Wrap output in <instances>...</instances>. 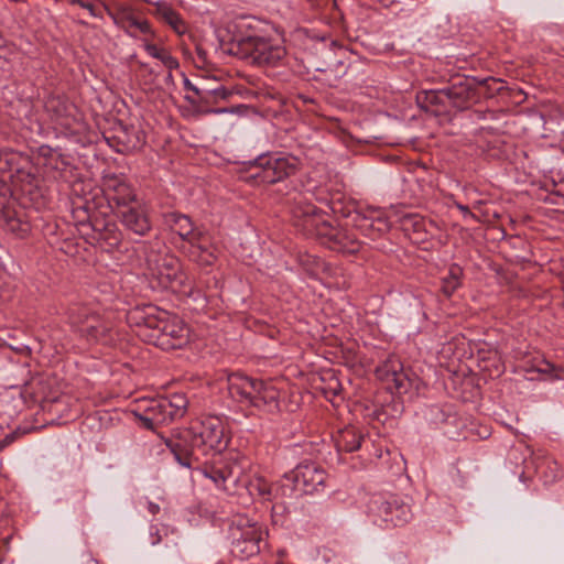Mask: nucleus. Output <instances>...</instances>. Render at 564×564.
Here are the masks:
<instances>
[{"label": "nucleus", "instance_id": "obj_1", "mask_svg": "<svg viewBox=\"0 0 564 564\" xmlns=\"http://www.w3.org/2000/svg\"><path fill=\"white\" fill-rule=\"evenodd\" d=\"M290 205L291 221L293 226L307 237H315L330 249L354 252L355 246H348L346 231L334 227L330 217L315 205L307 202L305 196L296 194Z\"/></svg>", "mask_w": 564, "mask_h": 564}, {"label": "nucleus", "instance_id": "obj_2", "mask_svg": "<svg viewBox=\"0 0 564 564\" xmlns=\"http://www.w3.org/2000/svg\"><path fill=\"white\" fill-rule=\"evenodd\" d=\"M228 440L224 424L216 417L206 420H191L182 415L178 422V465L191 468L193 466L192 453L182 447L199 448L203 445L212 449L221 451L227 447Z\"/></svg>", "mask_w": 564, "mask_h": 564}, {"label": "nucleus", "instance_id": "obj_3", "mask_svg": "<svg viewBox=\"0 0 564 564\" xmlns=\"http://www.w3.org/2000/svg\"><path fill=\"white\" fill-rule=\"evenodd\" d=\"M228 51L241 58L251 59L259 66H278L285 55V47L278 41L258 35H234Z\"/></svg>", "mask_w": 564, "mask_h": 564}, {"label": "nucleus", "instance_id": "obj_4", "mask_svg": "<svg viewBox=\"0 0 564 564\" xmlns=\"http://www.w3.org/2000/svg\"><path fill=\"white\" fill-rule=\"evenodd\" d=\"M229 395L238 401L257 408L267 406L269 411L278 408L279 391L271 383L249 378L242 373L228 377Z\"/></svg>", "mask_w": 564, "mask_h": 564}, {"label": "nucleus", "instance_id": "obj_5", "mask_svg": "<svg viewBox=\"0 0 564 564\" xmlns=\"http://www.w3.org/2000/svg\"><path fill=\"white\" fill-rule=\"evenodd\" d=\"M297 159L281 154H264L254 160L248 170V180L256 184H272L295 173Z\"/></svg>", "mask_w": 564, "mask_h": 564}, {"label": "nucleus", "instance_id": "obj_6", "mask_svg": "<svg viewBox=\"0 0 564 564\" xmlns=\"http://www.w3.org/2000/svg\"><path fill=\"white\" fill-rule=\"evenodd\" d=\"M327 474L318 464L313 462H303L294 469L285 473L281 480V490L283 496L291 495L293 491L313 494L323 490Z\"/></svg>", "mask_w": 564, "mask_h": 564}, {"label": "nucleus", "instance_id": "obj_7", "mask_svg": "<svg viewBox=\"0 0 564 564\" xmlns=\"http://www.w3.org/2000/svg\"><path fill=\"white\" fill-rule=\"evenodd\" d=\"M66 314L69 324L88 340L107 343L111 338L112 323L104 319L88 306L72 304Z\"/></svg>", "mask_w": 564, "mask_h": 564}, {"label": "nucleus", "instance_id": "obj_8", "mask_svg": "<svg viewBox=\"0 0 564 564\" xmlns=\"http://www.w3.org/2000/svg\"><path fill=\"white\" fill-rule=\"evenodd\" d=\"M370 514L381 520L386 525L399 527L410 521V506L395 495H375L368 505Z\"/></svg>", "mask_w": 564, "mask_h": 564}, {"label": "nucleus", "instance_id": "obj_9", "mask_svg": "<svg viewBox=\"0 0 564 564\" xmlns=\"http://www.w3.org/2000/svg\"><path fill=\"white\" fill-rule=\"evenodd\" d=\"M178 238L182 240L178 251L182 250L192 260L212 264L216 259L214 250L207 248V237L196 234L191 219L181 214H178Z\"/></svg>", "mask_w": 564, "mask_h": 564}, {"label": "nucleus", "instance_id": "obj_10", "mask_svg": "<svg viewBox=\"0 0 564 564\" xmlns=\"http://www.w3.org/2000/svg\"><path fill=\"white\" fill-rule=\"evenodd\" d=\"M267 533L254 524L234 534L230 552L234 556L246 558L258 554L267 545Z\"/></svg>", "mask_w": 564, "mask_h": 564}, {"label": "nucleus", "instance_id": "obj_11", "mask_svg": "<svg viewBox=\"0 0 564 564\" xmlns=\"http://www.w3.org/2000/svg\"><path fill=\"white\" fill-rule=\"evenodd\" d=\"M447 106L457 109L468 108L473 102L478 100V93L475 87V79H459L452 86L445 88Z\"/></svg>", "mask_w": 564, "mask_h": 564}, {"label": "nucleus", "instance_id": "obj_12", "mask_svg": "<svg viewBox=\"0 0 564 564\" xmlns=\"http://www.w3.org/2000/svg\"><path fill=\"white\" fill-rule=\"evenodd\" d=\"M104 188L109 200L115 202L118 207H128L135 199L133 189L122 176L115 174L105 176Z\"/></svg>", "mask_w": 564, "mask_h": 564}, {"label": "nucleus", "instance_id": "obj_13", "mask_svg": "<svg viewBox=\"0 0 564 564\" xmlns=\"http://www.w3.org/2000/svg\"><path fill=\"white\" fill-rule=\"evenodd\" d=\"M147 416L141 417L147 427H152L153 424H167L173 422L176 408L166 400H153L147 408Z\"/></svg>", "mask_w": 564, "mask_h": 564}, {"label": "nucleus", "instance_id": "obj_14", "mask_svg": "<svg viewBox=\"0 0 564 564\" xmlns=\"http://www.w3.org/2000/svg\"><path fill=\"white\" fill-rule=\"evenodd\" d=\"M99 223H95L91 226L94 231V236L91 237L99 246L106 250L110 251L117 247H119L121 242V232L117 228L115 224H104L102 227L99 226Z\"/></svg>", "mask_w": 564, "mask_h": 564}, {"label": "nucleus", "instance_id": "obj_15", "mask_svg": "<svg viewBox=\"0 0 564 564\" xmlns=\"http://www.w3.org/2000/svg\"><path fill=\"white\" fill-rule=\"evenodd\" d=\"M364 436L355 426H345L333 436L338 452H354L359 449Z\"/></svg>", "mask_w": 564, "mask_h": 564}, {"label": "nucleus", "instance_id": "obj_16", "mask_svg": "<svg viewBox=\"0 0 564 564\" xmlns=\"http://www.w3.org/2000/svg\"><path fill=\"white\" fill-rule=\"evenodd\" d=\"M120 213L123 225L138 235H144L150 229V223L140 207H126Z\"/></svg>", "mask_w": 564, "mask_h": 564}, {"label": "nucleus", "instance_id": "obj_17", "mask_svg": "<svg viewBox=\"0 0 564 564\" xmlns=\"http://www.w3.org/2000/svg\"><path fill=\"white\" fill-rule=\"evenodd\" d=\"M380 376H384L388 381H392L395 389L401 392L409 386L408 376L403 372L402 366L397 359L388 360L379 370Z\"/></svg>", "mask_w": 564, "mask_h": 564}, {"label": "nucleus", "instance_id": "obj_18", "mask_svg": "<svg viewBox=\"0 0 564 564\" xmlns=\"http://www.w3.org/2000/svg\"><path fill=\"white\" fill-rule=\"evenodd\" d=\"M237 466H206L199 470L205 477L209 478L215 482L216 486L221 487L230 478L236 481L240 474V470L236 471Z\"/></svg>", "mask_w": 564, "mask_h": 564}, {"label": "nucleus", "instance_id": "obj_19", "mask_svg": "<svg viewBox=\"0 0 564 564\" xmlns=\"http://www.w3.org/2000/svg\"><path fill=\"white\" fill-rule=\"evenodd\" d=\"M183 82L186 91L193 90L194 95H186L184 100L187 105L178 106V110L184 118H194L203 111L202 107L197 102L199 93L185 76H183Z\"/></svg>", "mask_w": 564, "mask_h": 564}, {"label": "nucleus", "instance_id": "obj_20", "mask_svg": "<svg viewBox=\"0 0 564 564\" xmlns=\"http://www.w3.org/2000/svg\"><path fill=\"white\" fill-rule=\"evenodd\" d=\"M251 496H258L262 500H271L274 497L275 488L263 477L253 476L247 484Z\"/></svg>", "mask_w": 564, "mask_h": 564}, {"label": "nucleus", "instance_id": "obj_21", "mask_svg": "<svg viewBox=\"0 0 564 564\" xmlns=\"http://www.w3.org/2000/svg\"><path fill=\"white\" fill-rule=\"evenodd\" d=\"M417 104L425 110H430L433 106L446 108L445 88L441 90L422 91L417 95Z\"/></svg>", "mask_w": 564, "mask_h": 564}, {"label": "nucleus", "instance_id": "obj_22", "mask_svg": "<svg viewBox=\"0 0 564 564\" xmlns=\"http://www.w3.org/2000/svg\"><path fill=\"white\" fill-rule=\"evenodd\" d=\"M40 155L44 160L43 164L50 170L61 171L66 165L62 155L47 145L40 148Z\"/></svg>", "mask_w": 564, "mask_h": 564}, {"label": "nucleus", "instance_id": "obj_23", "mask_svg": "<svg viewBox=\"0 0 564 564\" xmlns=\"http://www.w3.org/2000/svg\"><path fill=\"white\" fill-rule=\"evenodd\" d=\"M177 34H178V50H182L183 55L186 58H191L192 57V47H194L196 51H198L199 48H198L197 43L193 40L192 34L186 31V29L180 18H178Z\"/></svg>", "mask_w": 564, "mask_h": 564}, {"label": "nucleus", "instance_id": "obj_24", "mask_svg": "<svg viewBox=\"0 0 564 564\" xmlns=\"http://www.w3.org/2000/svg\"><path fill=\"white\" fill-rule=\"evenodd\" d=\"M462 269L457 264L451 265L448 274L442 280V291L446 296H451L460 284Z\"/></svg>", "mask_w": 564, "mask_h": 564}, {"label": "nucleus", "instance_id": "obj_25", "mask_svg": "<svg viewBox=\"0 0 564 564\" xmlns=\"http://www.w3.org/2000/svg\"><path fill=\"white\" fill-rule=\"evenodd\" d=\"M46 108L48 111H54L55 120L61 126L67 127L69 124L67 116L73 109L72 106L65 104L64 101L53 99L46 104Z\"/></svg>", "mask_w": 564, "mask_h": 564}, {"label": "nucleus", "instance_id": "obj_26", "mask_svg": "<svg viewBox=\"0 0 564 564\" xmlns=\"http://www.w3.org/2000/svg\"><path fill=\"white\" fill-rule=\"evenodd\" d=\"M128 29L131 35L137 36L138 34L151 35V24L147 20H140L137 18H129L127 20Z\"/></svg>", "mask_w": 564, "mask_h": 564}, {"label": "nucleus", "instance_id": "obj_27", "mask_svg": "<svg viewBox=\"0 0 564 564\" xmlns=\"http://www.w3.org/2000/svg\"><path fill=\"white\" fill-rule=\"evenodd\" d=\"M540 375L545 376L546 379L554 380L561 378V369L546 360L539 361L532 369Z\"/></svg>", "mask_w": 564, "mask_h": 564}, {"label": "nucleus", "instance_id": "obj_28", "mask_svg": "<svg viewBox=\"0 0 564 564\" xmlns=\"http://www.w3.org/2000/svg\"><path fill=\"white\" fill-rule=\"evenodd\" d=\"M158 11L172 29L176 30V13L174 10L165 3H161L158 7Z\"/></svg>", "mask_w": 564, "mask_h": 564}, {"label": "nucleus", "instance_id": "obj_29", "mask_svg": "<svg viewBox=\"0 0 564 564\" xmlns=\"http://www.w3.org/2000/svg\"><path fill=\"white\" fill-rule=\"evenodd\" d=\"M403 226H404L405 229H409V227H412L413 230L416 231V232L425 230V223L417 215L406 216L404 218V220H403Z\"/></svg>", "mask_w": 564, "mask_h": 564}, {"label": "nucleus", "instance_id": "obj_30", "mask_svg": "<svg viewBox=\"0 0 564 564\" xmlns=\"http://www.w3.org/2000/svg\"><path fill=\"white\" fill-rule=\"evenodd\" d=\"M500 84L501 83L495 78H487L480 82V85H484L488 88L489 94L499 93L502 88Z\"/></svg>", "mask_w": 564, "mask_h": 564}, {"label": "nucleus", "instance_id": "obj_31", "mask_svg": "<svg viewBox=\"0 0 564 564\" xmlns=\"http://www.w3.org/2000/svg\"><path fill=\"white\" fill-rule=\"evenodd\" d=\"M144 48L148 52V54L153 56V57H156V58H160V59H164L165 58V52L163 50L159 48L154 44L145 43L144 44Z\"/></svg>", "mask_w": 564, "mask_h": 564}, {"label": "nucleus", "instance_id": "obj_32", "mask_svg": "<svg viewBox=\"0 0 564 564\" xmlns=\"http://www.w3.org/2000/svg\"><path fill=\"white\" fill-rule=\"evenodd\" d=\"M140 505H141V506L143 505V506L148 509V511H149L151 514H155V513H158V512H159V510H160L159 505H156V503H154V502H151V501H144V502H143V501H140Z\"/></svg>", "mask_w": 564, "mask_h": 564}, {"label": "nucleus", "instance_id": "obj_33", "mask_svg": "<svg viewBox=\"0 0 564 564\" xmlns=\"http://www.w3.org/2000/svg\"><path fill=\"white\" fill-rule=\"evenodd\" d=\"M208 112L224 113V112H234V110L227 109V108H215V109H209Z\"/></svg>", "mask_w": 564, "mask_h": 564}, {"label": "nucleus", "instance_id": "obj_34", "mask_svg": "<svg viewBox=\"0 0 564 564\" xmlns=\"http://www.w3.org/2000/svg\"><path fill=\"white\" fill-rule=\"evenodd\" d=\"M85 9L88 10L90 15H93V17H98L99 15L98 12L96 11V8H95L93 2H90V7L85 8Z\"/></svg>", "mask_w": 564, "mask_h": 564}, {"label": "nucleus", "instance_id": "obj_35", "mask_svg": "<svg viewBox=\"0 0 564 564\" xmlns=\"http://www.w3.org/2000/svg\"><path fill=\"white\" fill-rule=\"evenodd\" d=\"M78 6H80L82 8H88L90 7V1H87V0H79L78 2Z\"/></svg>", "mask_w": 564, "mask_h": 564}, {"label": "nucleus", "instance_id": "obj_36", "mask_svg": "<svg viewBox=\"0 0 564 564\" xmlns=\"http://www.w3.org/2000/svg\"><path fill=\"white\" fill-rule=\"evenodd\" d=\"M85 564H101L100 562H98L97 560L90 557L87 560V562Z\"/></svg>", "mask_w": 564, "mask_h": 564}, {"label": "nucleus", "instance_id": "obj_37", "mask_svg": "<svg viewBox=\"0 0 564 564\" xmlns=\"http://www.w3.org/2000/svg\"><path fill=\"white\" fill-rule=\"evenodd\" d=\"M183 406L186 409L191 406L189 400L187 398H185V403L183 404Z\"/></svg>", "mask_w": 564, "mask_h": 564}, {"label": "nucleus", "instance_id": "obj_38", "mask_svg": "<svg viewBox=\"0 0 564 564\" xmlns=\"http://www.w3.org/2000/svg\"><path fill=\"white\" fill-rule=\"evenodd\" d=\"M552 471H557L556 463H553V466H550Z\"/></svg>", "mask_w": 564, "mask_h": 564}, {"label": "nucleus", "instance_id": "obj_39", "mask_svg": "<svg viewBox=\"0 0 564 564\" xmlns=\"http://www.w3.org/2000/svg\"><path fill=\"white\" fill-rule=\"evenodd\" d=\"M160 541H161V538L159 536L158 539L152 540V544H156V543H159Z\"/></svg>", "mask_w": 564, "mask_h": 564}, {"label": "nucleus", "instance_id": "obj_40", "mask_svg": "<svg viewBox=\"0 0 564 564\" xmlns=\"http://www.w3.org/2000/svg\"><path fill=\"white\" fill-rule=\"evenodd\" d=\"M543 465L538 466V473L541 474L543 470Z\"/></svg>", "mask_w": 564, "mask_h": 564}, {"label": "nucleus", "instance_id": "obj_41", "mask_svg": "<svg viewBox=\"0 0 564 564\" xmlns=\"http://www.w3.org/2000/svg\"><path fill=\"white\" fill-rule=\"evenodd\" d=\"M72 4H78L79 0H68Z\"/></svg>", "mask_w": 564, "mask_h": 564}, {"label": "nucleus", "instance_id": "obj_42", "mask_svg": "<svg viewBox=\"0 0 564 564\" xmlns=\"http://www.w3.org/2000/svg\"><path fill=\"white\" fill-rule=\"evenodd\" d=\"M183 329L184 328L178 325V338L181 337L180 333L183 332Z\"/></svg>", "mask_w": 564, "mask_h": 564}, {"label": "nucleus", "instance_id": "obj_43", "mask_svg": "<svg viewBox=\"0 0 564 564\" xmlns=\"http://www.w3.org/2000/svg\"><path fill=\"white\" fill-rule=\"evenodd\" d=\"M171 452L176 455V449L174 447H171Z\"/></svg>", "mask_w": 564, "mask_h": 564}, {"label": "nucleus", "instance_id": "obj_44", "mask_svg": "<svg viewBox=\"0 0 564 564\" xmlns=\"http://www.w3.org/2000/svg\"><path fill=\"white\" fill-rule=\"evenodd\" d=\"M557 478V474H554L552 480L556 479Z\"/></svg>", "mask_w": 564, "mask_h": 564}]
</instances>
